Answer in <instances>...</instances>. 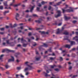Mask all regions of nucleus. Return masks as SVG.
<instances>
[{
	"label": "nucleus",
	"mask_w": 78,
	"mask_h": 78,
	"mask_svg": "<svg viewBox=\"0 0 78 78\" xmlns=\"http://www.w3.org/2000/svg\"><path fill=\"white\" fill-rule=\"evenodd\" d=\"M77 75H73V77H72V78H75V77H77Z\"/></svg>",
	"instance_id": "nucleus-45"
},
{
	"label": "nucleus",
	"mask_w": 78,
	"mask_h": 78,
	"mask_svg": "<svg viewBox=\"0 0 78 78\" xmlns=\"http://www.w3.org/2000/svg\"><path fill=\"white\" fill-rule=\"evenodd\" d=\"M27 39H28V42H30V39L29 38H27Z\"/></svg>",
	"instance_id": "nucleus-58"
},
{
	"label": "nucleus",
	"mask_w": 78,
	"mask_h": 78,
	"mask_svg": "<svg viewBox=\"0 0 78 78\" xmlns=\"http://www.w3.org/2000/svg\"><path fill=\"white\" fill-rule=\"evenodd\" d=\"M62 12L63 13H64L65 12H73V9L70 8V9H67L66 10H65L64 9H62Z\"/></svg>",
	"instance_id": "nucleus-2"
},
{
	"label": "nucleus",
	"mask_w": 78,
	"mask_h": 78,
	"mask_svg": "<svg viewBox=\"0 0 78 78\" xmlns=\"http://www.w3.org/2000/svg\"><path fill=\"white\" fill-rule=\"evenodd\" d=\"M65 47L66 48H70V45H65Z\"/></svg>",
	"instance_id": "nucleus-16"
},
{
	"label": "nucleus",
	"mask_w": 78,
	"mask_h": 78,
	"mask_svg": "<svg viewBox=\"0 0 78 78\" xmlns=\"http://www.w3.org/2000/svg\"><path fill=\"white\" fill-rule=\"evenodd\" d=\"M39 9H40V8L39 7H37V10L38 11H39Z\"/></svg>",
	"instance_id": "nucleus-47"
},
{
	"label": "nucleus",
	"mask_w": 78,
	"mask_h": 78,
	"mask_svg": "<svg viewBox=\"0 0 78 78\" xmlns=\"http://www.w3.org/2000/svg\"><path fill=\"white\" fill-rule=\"evenodd\" d=\"M20 76L21 78H24V76L22 75V74H20Z\"/></svg>",
	"instance_id": "nucleus-37"
},
{
	"label": "nucleus",
	"mask_w": 78,
	"mask_h": 78,
	"mask_svg": "<svg viewBox=\"0 0 78 78\" xmlns=\"http://www.w3.org/2000/svg\"><path fill=\"white\" fill-rule=\"evenodd\" d=\"M70 19V17H65V20H67L69 19Z\"/></svg>",
	"instance_id": "nucleus-25"
},
{
	"label": "nucleus",
	"mask_w": 78,
	"mask_h": 78,
	"mask_svg": "<svg viewBox=\"0 0 78 78\" xmlns=\"http://www.w3.org/2000/svg\"><path fill=\"white\" fill-rule=\"evenodd\" d=\"M19 17V14L18 13H16V20H18L17 18H18Z\"/></svg>",
	"instance_id": "nucleus-12"
},
{
	"label": "nucleus",
	"mask_w": 78,
	"mask_h": 78,
	"mask_svg": "<svg viewBox=\"0 0 78 78\" xmlns=\"http://www.w3.org/2000/svg\"><path fill=\"white\" fill-rule=\"evenodd\" d=\"M7 1H6L3 3V4H4V6H8V5L7 4Z\"/></svg>",
	"instance_id": "nucleus-17"
},
{
	"label": "nucleus",
	"mask_w": 78,
	"mask_h": 78,
	"mask_svg": "<svg viewBox=\"0 0 78 78\" xmlns=\"http://www.w3.org/2000/svg\"><path fill=\"white\" fill-rule=\"evenodd\" d=\"M64 29V28L63 27H62V30H59V28L57 30L56 34H59L60 33V32H61Z\"/></svg>",
	"instance_id": "nucleus-4"
},
{
	"label": "nucleus",
	"mask_w": 78,
	"mask_h": 78,
	"mask_svg": "<svg viewBox=\"0 0 78 78\" xmlns=\"http://www.w3.org/2000/svg\"><path fill=\"white\" fill-rule=\"evenodd\" d=\"M53 3H54V2H49L50 5H52Z\"/></svg>",
	"instance_id": "nucleus-54"
},
{
	"label": "nucleus",
	"mask_w": 78,
	"mask_h": 78,
	"mask_svg": "<svg viewBox=\"0 0 78 78\" xmlns=\"http://www.w3.org/2000/svg\"><path fill=\"white\" fill-rule=\"evenodd\" d=\"M36 54H37V55L38 54V52L37 51H36Z\"/></svg>",
	"instance_id": "nucleus-62"
},
{
	"label": "nucleus",
	"mask_w": 78,
	"mask_h": 78,
	"mask_svg": "<svg viewBox=\"0 0 78 78\" xmlns=\"http://www.w3.org/2000/svg\"><path fill=\"white\" fill-rule=\"evenodd\" d=\"M32 45L34 46H36L37 45V44H36V43L34 42V43H33V44H32Z\"/></svg>",
	"instance_id": "nucleus-33"
},
{
	"label": "nucleus",
	"mask_w": 78,
	"mask_h": 78,
	"mask_svg": "<svg viewBox=\"0 0 78 78\" xmlns=\"http://www.w3.org/2000/svg\"><path fill=\"white\" fill-rule=\"evenodd\" d=\"M45 3H46V2H44V1H42L41 2V4H42V5H44Z\"/></svg>",
	"instance_id": "nucleus-38"
},
{
	"label": "nucleus",
	"mask_w": 78,
	"mask_h": 78,
	"mask_svg": "<svg viewBox=\"0 0 78 78\" xmlns=\"http://www.w3.org/2000/svg\"><path fill=\"white\" fill-rule=\"evenodd\" d=\"M71 45H74L75 44V42L73 41H72L71 42V43H70Z\"/></svg>",
	"instance_id": "nucleus-20"
},
{
	"label": "nucleus",
	"mask_w": 78,
	"mask_h": 78,
	"mask_svg": "<svg viewBox=\"0 0 78 78\" xmlns=\"http://www.w3.org/2000/svg\"><path fill=\"white\" fill-rule=\"evenodd\" d=\"M61 3V2H59L58 3H57L56 5H53V6H56L57 5H59Z\"/></svg>",
	"instance_id": "nucleus-19"
},
{
	"label": "nucleus",
	"mask_w": 78,
	"mask_h": 78,
	"mask_svg": "<svg viewBox=\"0 0 78 78\" xmlns=\"http://www.w3.org/2000/svg\"><path fill=\"white\" fill-rule=\"evenodd\" d=\"M38 6L39 7H40L41 6V5L40 3H39V5H38Z\"/></svg>",
	"instance_id": "nucleus-55"
},
{
	"label": "nucleus",
	"mask_w": 78,
	"mask_h": 78,
	"mask_svg": "<svg viewBox=\"0 0 78 78\" xmlns=\"http://www.w3.org/2000/svg\"><path fill=\"white\" fill-rule=\"evenodd\" d=\"M73 18L74 19H77V17H73Z\"/></svg>",
	"instance_id": "nucleus-57"
},
{
	"label": "nucleus",
	"mask_w": 78,
	"mask_h": 78,
	"mask_svg": "<svg viewBox=\"0 0 78 78\" xmlns=\"http://www.w3.org/2000/svg\"><path fill=\"white\" fill-rule=\"evenodd\" d=\"M51 55L52 56H54V55H55V53H52V54H49V55Z\"/></svg>",
	"instance_id": "nucleus-56"
},
{
	"label": "nucleus",
	"mask_w": 78,
	"mask_h": 78,
	"mask_svg": "<svg viewBox=\"0 0 78 78\" xmlns=\"http://www.w3.org/2000/svg\"><path fill=\"white\" fill-rule=\"evenodd\" d=\"M40 59V57L36 58V60L39 61Z\"/></svg>",
	"instance_id": "nucleus-35"
},
{
	"label": "nucleus",
	"mask_w": 78,
	"mask_h": 78,
	"mask_svg": "<svg viewBox=\"0 0 78 78\" xmlns=\"http://www.w3.org/2000/svg\"><path fill=\"white\" fill-rule=\"evenodd\" d=\"M5 73L6 74L9 75V71H6V72H5Z\"/></svg>",
	"instance_id": "nucleus-41"
},
{
	"label": "nucleus",
	"mask_w": 78,
	"mask_h": 78,
	"mask_svg": "<svg viewBox=\"0 0 78 78\" xmlns=\"http://www.w3.org/2000/svg\"><path fill=\"white\" fill-rule=\"evenodd\" d=\"M76 22H77V21L76 20H74L73 21V23H75Z\"/></svg>",
	"instance_id": "nucleus-50"
},
{
	"label": "nucleus",
	"mask_w": 78,
	"mask_h": 78,
	"mask_svg": "<svg viewBox=\"0 0 78 78\" xmlns=\"http://www.w3.org/2000/svg\"><path fill=\"white\" fill-rule=\"evenodd\" d=\"M11 57L12 59H10L8 60V62H13L14 61V57H13L12 56H11Z\"/></svg>",
	"instance_id": "nucleus-7"
},
{
	"label": "nucleus",
	"mask_w": 78,
	"mask_h": 78,
	"mask_svg": "<svg viewBox=\"0 0 78 78\" xmlns=\"http://www.w3.org/2000/svg\"><path fill=\"white\" fill-rule=\"evenodd\" d=\"M50 67H51V68H54V67H56V65H50Z\"/></svg>",
	"instance_id": "nucleus-22"
},
{
	"label": "nucleus",
	"mask_w": 78,
	"mask_h": 78,
	"mask_svg": "<svg viewBox=\"0 0 78 78\" xmlns=\"http://www.w3.org/2000/svg\"><path fill=\"white\" fill-rule=\"evenodd\" d=\"M9 67V65H6L5 66V68L6 69H8V68Z\"/></svg>",
	"instance_id": "nucleus-31"
},
{
	"label": "nucleus",
	"mask_w": 78,
	"mask_h": 78,
	"mask_svg": "<svg viewBox=\"0 0 78 78\" xmlns=\"http://www.w3.org/2000/svg\"><path fill=\"white\" fill-rule=\"evenodd\" d=\"M3 9V6H0V9L1 10Z\"/></svg>",
	"instance_id": "nucleus-43"
},
{
	"label": "nucleus",
	"mask_w": 78,
	"mask_h": 78,
	"mask_svg": "<svg viewBox=\"0 0 78 78\" xmlns=\"http://www.w3.org/2000/svg\"><path fill=\"white\" fill-rule=\"evenodd\" d=\"M32 16H29V15L27 14V15L26 16V18H30V17H31Z\"/></svg>",
	"instance_id": "nucleus-26"
},
{
	"label": "nucleus",
	"mask_w": 78,
	"mask_h": 78,
	"mask_svg": "<svg viewBox=\"0 0 78 78\" xmlns=\"http://www.w3.org/2000/svg\"><path fill=\"white\" fill-rule=\"evenodd\" d=\"M20 61L19 60H18V59H17L16 60V62L17 63H18Z\"/></svg>",
	"instance_id": "nucleus-63"
},
{
	"label": "nucleus",
	"mask_w": 78,
	"mask_h": 78,
	"mask_svg": "<svg viewBox=\"0 0 78 78\" xmlns=\"http://www.w3.org/2000/svg\"><path fill=\"white\" fill-rule=\"evenodd\" d=\"M21 69V67H17V70H20V69Z\"/></svg>",
	"instance_id": "nucleus-52"
},
{
	"label": "nucleus",
	"mask_w": 78,
	"mask_h": 78,
	"mask_svg": "<svg viewBox=\"0 0 78 78\" xmlns=\"http://www.w3.org/2000/svg\"><path fill=\"white\" fill-rule=\"evenodd\" d=\"M58 15H55V17L56 18H58V17L60 16H61V11H60L58 10Z\"/></svg>",
	"instance_id": "nucleus-5"
},
{
	"label": "nucleus",
	"mask_w": 78,
	"mask_h": 78,
	"mask_svg": "<svg viewBox=\"0 0 78 78\" xmlns=\"http://www.w3.org/2000/svg\"><path fill=\"white\" fill-rule=\"evenodd\" d=\"M63 34L64 35H67L68 34V33L67 32H64Z\"/></svg>",
	"instance_id": "nucleus-27"
},
{
	"label": "nucleus",
	"mask_w": 78,
	"mask_h": 78,
	"mask_svg": "<svg viewBox=\"0 0 78 78\" xmlns=\"http://www.w3.org/2000/svg\"><path fill=\"white\" fill-rule=\"evenodd\" d=\"M4 55H1L0 56V60L2 59L3 56Z\"/></svg>",
	"instance_id": "nucleus-28"
},
{
	"label": "nucleus",
	"mask_w": 78,
	"mask_h": 78,
	"mask_svg": "<svg viewBox=\"0 0 78 78\" xmlns=\"http://www.w3.org/2000/svg\"><path fill=\"white\" fill-rule=\"evenodd\" d=\"M35 6V5H34V6H31V8H30V12H32L33 10H34V8Z\"/></svg>",
	"instance_id": "nucleus-9"
},
{
	"label": "nucleus",
	"mask_w": 78,
	"mask_h": 78,
	"mask_svg": "<svg viewBox=\"0 0 78 78\" xmlns=\"http://www.w3.org/2000/svg\"><path fill=\"white\" fill-rule=\"evenodd\" d=\"M5 28H1L0 29V30L1 31H4V30Z\"/></svg>",
	"instance_id": "nucleus-44"
},
{
	"label": "nucleus",
	"mask_w": 78,
	"mask_h": 78,
	"mask_svg": "<svg viewBox=\"0 0 78 78\" xmlns=\"http://www.w3.org/2000/svg\"><path fill=\"white\" fill-rule=\"evenodd\" d=\"M10 27H11V28H12L13 27H16V26H17V25H16V24H15L13 26H12V24H11L10 25Z\"/></svg>",
	"instance_id": "nucleus-11"
},
{
	"label": "nucleus",
	"mask_w": 78,
	"mask_h": 78,
	"mask_svg": "<svg viewBox=\"0 0 78 78\" xmlns=\"http://www.w3.org/2000/svg\"><path fill=\"white\" fill-rule=\"evenodd\" d=\"M39 39V38L37 37V39H36V41H37Z\"/></svg>",
	"instance_id": "nucleus-61"
},
{
	"label": "nucleus",
	"mask_w": 78,
	"mask_h": 78,
	"mask_svg": "<svg viewBox=\"0 0 78 78\" xmlns=\"http://www.w3.org/2000/svg\"><path fill=\"white\" fill-rule=\"evenodd\" d=\"M9 27H10V26H5V28H6V29L9 28Z\"/></svg>",
	"instance_id": "nucleus-46"
},
{
	"label": "nucleus",
	"mask_w": 78,
	"mask_h": 78,
	"mask_svg": "<svg viewBox=\"0 0 78 78\" xmlns=\"http://www.w3.org/2000/svg\"><path fill=\"white\" fill-rule=\"evenodd\" d=\"M48 10H53V8L51 7V6H49V7L48 8Z\"/></svg>",
	"instance_id": "nucleus-23"
},
{
	"label": "nucleus",
	"mask_w": 78,
	"mask_h": 78,
	"mask_svg": "<svg viewBox=\"0 0 78 78\" xmlns=\"http://www.w3.org/2000/svg\"><path fill=\"white\" fill-rule=\"evenodd\" d=\"M9 40H7L6 41V43L7 44L11 46H14L13 43H11L9 42ZM12 44H13V45H12Z\"/></svg>",
	"instance_id": "nucleus-6"
},
{
	"label": "nucleus",
	"mask_w": 78,
	"mask_h": 78,
	"mask_svg": "<svg viewBox=\"0 0 78 78\" xmlns=\"http://www.w3.org/2000/svg\"><path fill=\"white\" fill-rule=\"evenodd\" d=\"M21 42L22 43H23V42H26V41L24 40L23 38L22 37L21 39Z\"/></svg>",
	"instance_id": "nucleus-13"
},
{
	"label": "nucleus",
	"mask_w": 78,
	"mask_h": 78,
	"mask_svg": "<svg viewBox=\"0 0 78 78\" xmlns=\"http://www.w3.org/2000/svg\"><path fill=\"white\" fill-rule=\"evenodd\" d=\"M60 61H62L63 60L62 58V57H60Z\"/></svg>",
	"instance_id": "nucleus-51"
},
{
	"label": "nucleus",
	"mask_w": 78,
	"mask_h": 78,
	"mask_svg": "<svg viewBox=\"0 0 78 78\" xmlns=\"http://www.w3.org/2000/svg\"><path fill=\"white\" fill-rule=\"evenodd\" d=\"M55 71L57 72H58L59 71V69H54Z\"/></svg>",
	"instance_id": "nucleus-34"
},
{
	"label": "nucleus",
	"mask_w": 78,
	"mask_h": 78,
	"mask_svg": "<svg viewBox=\"0 0 78 78\" xmlns=\"http://www.w3.org/2000/svg\"><path fill=\"white\" fill-rule=\"evenodd\" d=\"M72 69V66H70L69 67V69L70 70Z\"/></svg>",
	"instance_id": "nucleus-64"
},
{
	"label": "nucleus",
	"mask_w": 78,
	"mask_h": 78,
	"mask_svg": "<svg viewBox=\"0 0 78 78\" xmlns=\"http://www.w3.org/2000/svg\"><path fill=\"white\" fill-rule=\"evenodd\" d=\"M28 62H27L25 63V64L26 65V66H28V67L25 68V69H24V71L25 72L29 70H32V69H33V67H32V66H31L30 65H28Z\"/></svg>",
	"instance_id": "nucleus-1"
},
{
	"label": "nucleus",
	"mask_w": 78,
	"mask_h": 78,
	"mask_svg": "<svg viewBox=\"0 0 78 78\" xmlns=\"http://www.w3.org/2000/svg\"><path fill=\"white\" fill-rule=\"evenodd\" d=\"M44 46L45 47H47V46H48V45L46 44H44Z\"/></svg>",
	"instance_id": "nucleus-39"
},
{
	"label": "nucleus",
	"mask_w": 78,
	"mask_h": 78,
	"mask_svg": "<svg viewBox=\"0 0 78 78\" xmlns=\"http://www.w3.org/2000/svg\"><path fill=\"white\" fill-rule=\"evenodd\" d=\"M5 51H8L9 52H12L13 53H14L15 52V51L14 50H9L8 49H5L2 50V52L3 53L4 52H5Z\"/></svg>",
	"instance_id": "nucleus-3"
},
{
	"label": "nucleus",
	"mask_w": 78,
	"mask_h": 78,
	"mask_svg": "<svg viewBox=\"0 0 78 78\" xmlns=\"http://www.w3.org/2000/svg\"><path fill=\"white\" fill-rule=\"evenodd\" d=\"M62 24V23H59L58 24V26H61Z\"/></svg>",
	"instance_id": "nucleus-53"
},
{
	"label": "nucleus",
	"mask_w": 78,
	"mask_h": 78,
	"mask_svg": "<svg viewBox=\"0 0 78 78\" xmlns=\"http://www.w3.org/2000/svg\"><path fill=\"white\" fill-rule=\"evenodd\" d=\"M32 21V20L31 18H29L28 20V21L29 22L31 21Z\"/></svg>",
	"instance_id": "nucleus-49"
},
{
	"label": "nucleus",
	"mask_w": 78,
	"mask_h": 78,
	"mask_svg": "<svg viewBox=\"0 0 78 78\" xmlns=\"http://www.w3.org/2000/svg\"><path fill=\"white\" fill-rule=\"evenodd\" d=\"M44 74H45V76H50V75L48 74L47 73H44Z\"/></svg>",
	"instance_id": "nucleus-24"
},
{
	"label": "nucleus",
	"mask_w": 78,
	"mask_h": 78,
	"mask_svg": "<svg viewBox=\"0 0 78 78\" xmlns=\"http://www.w3.org/2000/svg\"><path fill=\"white\" fill-rule=\"evenodd\" d=\"M27 44H23V47H25L27 46Z\"/></svg>",
	"instance_id": "nucleus-42"
},
{
	"label": "nucleus",
	"mask_w": 78,
	"mask_h": 78,
	"mask_svg": "<svg viewBox=\"0 0 78 78\" xmlns=\"http://www.w3.org/2000/svg\"><path fill=\"white\" fill-rule=\"evenodd\" d=\"M29 12V10H27L25 11L26 12Z\"/></svg>",
	"instance_id": "nucleus-60"
},
{
	"label": "nucleus",
	"mask_w": 78,
	"mask_h": 78,
	"mask_svg": "<svg viewBox=\"0 0 78 78\" xmlns=\"http://www.w3.org/2000/svg\"><path fill=\"white\" fill-rule=\"evenodd\" d=\"M41 27L42 28H37V30H42V29H43L44 27V26H41Z\"/></svg>",
	"instance_id": "nucleus-15"
},
{
	"label": "nucleus",
	"mask_w": 78,
	"mask_h": 78,
	"mask_svg": "<svg viewBox=\"0 0 78 78\" xmlns=\"http://www.w3.org/2000/svg\"><path fill=\"white\" fill-rule=\"evenodd\" d=\"M28 36H30L31 35H32V33H31V32L29 33H28Z\"/></svg>",
	"instance_id": "nucleus-48"
},
{
	"label": "nucleus",
	"mask_w": 78,
	"mask_h": 78,
	"mask_svg": "<svg viewBox=\"0 0 78 78\" xmlns=\"http://www.w3.org/2000/svg\"><path fill=\"white\" fill-rule=\"evenodd\" d=\"M20 5V4H16L15 5H13V6L14 7H17Z\"/></svg>",
	"instance_id": "nucleus-18"
},
{
	"label": "nucleus",
	"mask_w": 78,
	"mask_h": 78,
	"mask_svg": "<svg viewBox=\"0 0 78 78\" xmlns=\"http://www.w3.org/2000/svg\"><path fill=\"white\" fill-rule=\"evenodd\" d=\"M73 40H75L77 42H78V36H76L74 37L73 39Z\"/></svg>",
	"instance_id": "nucleus-10"
},
{
	"label": "nucleus",
	"mask_w": 78,
	"mask_h": 78,
	"mask_svg": "<svg viewBox=\"0 0 78 78\" xmlns=\"http://www.w3.org/2000/svg\"><path fill=\"white\" fill-rule=\"evenodd\" d=\"M9 11H5L4 12H3V15H5L7 13H9Z\"/></svg>",
	"instance_id": "nucleus-14"
},
{
	"label": "nucleus",
	"mask_w": 78,
	"mask_h": 78,
	"mask_svg": "<svg viewBox=\"0 0 78 78\" xmlns=\"http://www.w3.org/2000/svg\"><path fill=\"white\" fill-rule=\"evenodd\" d=\"M32 16H34V17H37V14H33L32 15Z\"/></svg>",
	"instance_id": "nucleus-36"
},
{
	"label": "nucleus",
	"mask_w": 78,
	"mask_h": 78,
	"mask_svg": "<svg viewBox=\"0 0 78 78\" xmlns=\"http://www.w3.org/2000/svg\"><path fill=\"white\" fill-rule=\"evenodd\" d=\"M39 33H41V34H48V32H46L45 33L44 31H39Z\"/></svg>",
	"instance_id": "nucleus-8"
},
{
	"label": "nucleus",
	"mask_w": 78,
	"mask_h": 78,
	"mask_svg": "<svg viewBox=\"0 0 78 78\" xmlns=\"http://www.w3.org/2000/svg\"><path fill=\"white\" fill-rule=\"evenodd\" d=\"M64 40H68V37H67V36L64 37Z\"/></svg>",
	"instance_id": "nucleus-21"
},
{
	"label": "nucleus",
	"mask_w": 78,
	"mask_h": 78,
	"mask_svg": "<svg viewBox=\"0 0 78 78\" xmlns=\"http://www.w3.org/2000/svg\"><path fill=\"white\" fill-rule=\"evenodd\" d=\"M21 46V45L20 44H18L17 47H20Z\"/></svg>",
	"instance_id": "nucleus-59"
},
{
	"label": "nucleus",
	"mask_w": 78,
	"mask_h": 78,
	"mask_svg": "<svg viewBox=\"0 0 78 78\" xmlns=\"http://www.w3.org/2000/svg\"><path fill=\"white\" fill-rule=\"evenodd\" d=\"M12 3H12H11L10 4V6H13L14 5H13V3Z\"/></svg>",
	"instance_id": "nucleus-40"
},
{
	"label": "nucleus",
	"mask_w": 78,
	"mask_h": 78,
	"mask_svg": "<svg viewBox=\"0 0 78 78\" xmlns=\"http://www.w3.org/2000/svg\"><path fill=\"white\" fill-rule=\"evenodd\" d=\"M55 58H52V57H51V58H50V59L51 60H54L55 59Z\"/></svg>",
	"instance_id": "nucleus-30"
},
{
	"label": "nucleus",
	"mask_w": 78,
	"mask_h": 78,
	"mask_svg": "<svg viewBox=\"0 0 78 78\" xmlns=\"http://www.w3.org/2000/svg\"><path fill=\"white\" fill-rule=\"evenodd\" d=\"M35 22H37V23H41V21L39 20H36L35 21Z\"/></svg>",
	"instance_id": "nucleus-32"
},
{
	"label": "nucleus",
	"mask_w": 78,
	"mask_h": 78,
	"mask_svg": "<svg viewBox=\"0 0 78 78\" xmlns=\"http://www.w3.org/2000/svg\"><path fill=\"white\" fill-rule=\"evenodd\" d=\"M29 74H30V73L29 72H27L26 73L25 75H26L27 76H28V75H29Z\"/></svg>",
	"instance_id": "nucleus-29"
}]
</instances>
